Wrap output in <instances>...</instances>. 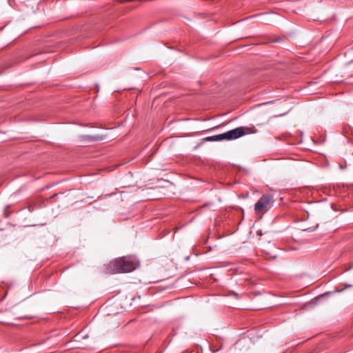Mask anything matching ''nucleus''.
I'll return each instance as SVG.
<instances>
[{"instance_id":"1","label":"nucleus","mask_w":353,"mask_h":353,"mask_svg":"<svg viewBox=\"0 0 353 353\" xmlns=\"http://www.w3.org/2000/svg\"><path fill=\"white\" fill-rule=\"evenodd\" d=\"M139 266L138 261L132 256H123L112 261L107 267V271L111 274L130 272Z\"/></svg>"},{"instance_id":"4","label":"nucleus","mask_w":353,"mask_h":353,"mask_svg":"<svg viewBox=\"0 0 353 353\" xmlns=\"http://www.w3.org/2000/svg\"><path fill=\"white\" fill-rule=\"evenodd\" d=\"M256 234L259 236H261L263 234L261 230L257 231Z\"/></svg>"},{"instance_id":"2","label":"nucleus","mask_w":353,"mask_h":353,"mask_svg":"<svg viewBox=\"0 0 353 353\" xmlns=\"http://www.w3.org/2000/svg\"><path fill=\"white\" fill-rule=\"evenodd\" d=\"M256 132V130L254 127H239L223 134L209 137L207 138V140L213 141H219L222 140H233L238 139L245 134H254Z\"/></svg>"},{"instance_id":"3","label":"nucleus","mask_w":353,"mask_h":353,"mask_svg":"<svg viewBox=\"0 0 353 353\" xmlns=\"http://www.w3.org/2000/svg\"><path fill=\"white\" fill-rule=\"evenodd\" d=\"M273 196L271 194H265L259 199L254 205V210L257 214H264L273 205Z\"/></svg>"}]
</instances>
